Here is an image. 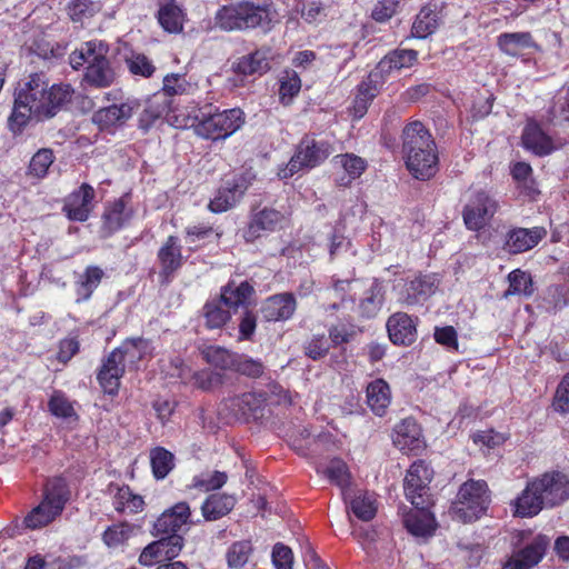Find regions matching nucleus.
<instances>
[{
  "label": "nucleus",
  "instance_id": "1",
  "mask_svg": "<svg viewBox=\"0 0 569 569\" xmlns=\"http://www.w3.org/2000/svg\"><path fill=\"white\" fill-rule=\"evenodd\" d=\"M73 89L68 83L49 86L43 73H32L14 94L12 112L8 128L14 134H21L28 123L44 121L58 114L71 102Z\"/></svg>",
  "mask_w": 569,
  "mask_h": 569
},
{
  "label": "nucleus",
  "instance_id": "2",
  "mask_svg": "<svg viewBox=\"0 0 569 569\" xmlns=\"http://www.w3.org/2000/svg\"><path fill=\"white\" fill-rule=\"evenodd\" d=\"M401 139L406 166L411 174L419 180L433 177L438 164L437 147L425 124L418 120L409 122Z\"/></svg>",
  "mask_w": 569,
  "mask_h": 569
},
{
  "label": "nucleus",
  "instance_id": "3",
  "mask_svg": "<svg viewBox=\"0 0 569 569\" xmlns=\"http://www.w3.org/2000/svg\"><path fill=\"white\" fill-rule=\"evenodd\" d=\"M109 44L101 40L83 42L72 51L69 62L72 69L84 67L82 84L94 89H106L117 81V72L108 58Z\"/></svg>",
  "mask_w": 569,
  "mask_h": 569
},
{
  "label": "nucleus",
  "instance_id": "4",
  "mask_svg": "<svg viewBox=\"0 0 569 569\" xmlns=\"http://www.w3.org/2000/svg\"><path fill=\"white\" fill-rule=\"evenodd\" d=\"M277 12L271 3L258 4L242 0L222 6L214 14V24L223 31H244L261 29L268 32L276 23Z\"/></svg>",
  "mask_w": 569,
  "mask_h": 569
},
{
  "label": "nucleus",
  "instance_id": "5",
  "mask_svg": "<svg viewBox=\"0 0 569 569\" xmlns=\"http://www.w3.org/2000/svg\"><path fill=\"white\" fill-rule=\"evenodd\" d=\"M194 132L204 139L221 140L230 137L244 123V113L239 108L219 111L218 108L207 107L196 116Z\"/></svg>",
  "mask_w": 569,
  "mask_h": 569
},
{
  "label": "nucleus",
  "instance_id": "6",
  "mask_svg": "<svg viewBox=\"0 0 569 569\" xmlns=\"http://www.w3.org/2000/svg\"><path fill=\"white\" fill-rule=\"evenodd\" d=\"M69 500V490L64 479L54 478L46 488L42 501L24 518L29 529H40L59 517Z\"/></svg>",
  "mask_w": 569,
  "mask_h": 569
},
{
  "label": "nucleus",
  "instance_id": "7",
  "mask_svg": "<svg viewBox=\"0 0 569 569\" xmlns=\"http://www.w3.org/2000/svg\"><path fill=\"white\" fill-rule=\"evenodd\" d=\"M332 153V147L328 141L316 140L311 136H305L296 148V151L287 166L278 176L289 179L299 171L310 170L320 166Z\"/></svg>",
  "mask_w": 569,
  "mask_h": 569
},
{
  "label": "nucleus",
  "instance_id": "8",
  "mask_svg": "<svg viewBox=\"0 0 569 569\" xmlns=\"http://www.w3.org/2000/svg\"><path fill=\"white\" fill-rule=\"evenodd\" d=\"M487 505V483L480 480H469L460 487L450 512L457 520L471 522L483 515Z\"/></svg>",
  "mask_w": 569,
  "mask_h": 569
},
{
  "label": "nucleus",
  "instance_id": "9",
  "mask_svg": "<svg viewBox=\"0 0 569 569\" xmlns=\"http://www.w3.org/2000/svg\"><path fill=\"white\" fill-rule=\"evenodd\" d=\"M253 178V174L246 172L223 180L208 209L213 213H222L233 208L251 186Z\"/></svg>",
  "mask_w": 569,
  "mask_h": 569
},
{
  "label": "nucleus",
  "instance_id": "10",
  "mask_svg": "<svg viewBox=\"0 0 569 569\" xmlns=\"http://www.w3.org/2000/svg\"><path fill=\"white\" fill-rule=\"evenodd\" d=\"M433 470L422 460L413 462L405 478V492L412 506L429 505V483Z\"/></svg>",
  "mask_w": 569,
  "mask_h": 569
},
{
  "label": "nucleus",
  "instance_id": "11",
  "mask_svg": "<svg viewBox=\"0 0 569 569\" xmlns=\"http://www.w3.org/2000/svg\"><path fill=\"white\" fill-rule=\"evenodd\" d=\"M546 508L561 505L569 499V478L558 471L545 472L531 479Z\"/></svg>",
  "mask_w": 569,
  "mask_h": 569
},
{
  "label": "nucleus",
  "instance_id": "12",
  "mask_svg": "<svg viewBox=\"0 0 569 569\" xmlns=\"http://www.w3.org/2000/svg\"><path fill=\"white\" fill-rule=\"evenodd\" d=\"M497 209V201L487 192H476L462 210V218L467 229L479 231L491 220Z\"/></svg>",
  "mask_w": 569,
  "mask_h": 569
},
{
  "label": "nucleus",
  "instance_id": "13",
  "mask_svg": "<svg viewBox=\"0 0 569 569\" xmlns=\"http://www.w3.org/2000/svg\"><path fill=\"white\" fill-rule=\"evenodd\" d=\"M94 197L93 187L83 182L63 199L62 212L70 221L84 222L93 209Z\"/></svg>",
  "mask_w": 569,
  "mask_h": 569
},
{
  "label": "nucleus",
  "instance_id": "14",
  "mask_svg": "<svg viewBox=\"0 0 569 569\" xmlns=\"http://www.w3.org/2000/svg\"><path fill=\"white\" fill-rule=\"evenodd\" d=\"M160 264L159 277L162 283H169L183 266L182 247L177 236H169L157 253Z\"/></svg>",
  "mask_w": 569,
  "mask_h": 569
},
{
  "label": "nucleus",
  "instance_id": "15",
  "mask_svg": "<svg viewBox=\"0 0 569 569\" xmlns=\"http://www.w3.org/2000/svg\"><path fill=\"white\" fill-rule=\"evenodd\" d=\"M181 536L172 535L149 543L140 553L139 562L146 567L176 558L182 549Z\"/></svg>",
  "mask_w": 569,
  "mask_h": 569
},
{
  "label": "nucleus",
  "instance_id": "16",
  "mask_svg": "<svg viewBox=\"0 0 569 569\" xmlns=\"http://www.w3.org/2000/svg\"><path fill=\"white\" fill-rule=\"evenodd\" d=\"M549 543L547 536H537L526 547L513 552L502 569H531L540 562Z\"/></svg>",
  "mask_w": 569,
  "mask_h": 569
},
{
  "label": "nucleus",
  "instance_id": "17",
  "mask_svg": "<svg viewBox=\"0 0 569 569\" xmlns=\"http://www.w3.org/2000/svg\"><path fill=\"white\" fill-rule=\"evenodd\" d=\"M297 309V300L291 292L276 293L261 303L260 312L268 322L287 321Z\"/></svg>",
  "mask_w": 569,
  "mask_h": 569
},
{
  "label": "nucleus",
  "instance_id": "18",
  "mask_svg": "<svg viewBox=\"0 0 569 569\" xmlns=\"http://www.w3.org/2000/svg\"><path fill=\"white\" fill-rule=\"evenodd\" d=\"M522 146L536 156L545 157L566 144V140H553L537 123H528L522 132Z\"/></svg>",
  "mask_w": 569,
  "mask_h": 569
},
{
  "label": "nucleus",
  "instance_id": "19",
  "mask_svg": "<svg viewBox=\"0 0 569 569\" xmlns=\"http://www.w3.org/2000/svg\"><path fill=\"white\" fill-rule=\"evenodd\" d=\"M140 108L138 101H127L121 104H111L100 108L92 116V122L101 130L122 126Z\"/></svg>",
  "mask_w": 569,
  "mask_h": 569
},
{
  "label": "nucleus",
  "instance_id": "20",
  "mask_svg": "<svg viewBox=\"0 0 569 569\" xmlns=\"http://www.w3.org/2000/svg\"><path fill=\"white\" fill-rule=\"evenodd\" d=\"M129 197L124 194L119 199L108 202L102 213L101 231L109 237L124 227L130 221L133 210L128 207Z\"/></svg>",
  "mask_w": 569,
  "mask_h": 569
},
{
  "label": "nucleus",
  "instance_id": "21",
  "mask_svg": "<svg viewBox=\"0 0 569 569\" xmlns=\"http://www.w3.org/2000/svg\"><path fill=\"white\" fill-rule=\"evenodd\" d=\"M281 211L272 208H263L251 216L247 227L242 230L246 242H253L261 237L262 232L274 231L283 221Z\"/></svg>",
  "mask_w": 569,
  "mask_h": 569
},
{
  "label": "nucleus",
  "instance_id": "22",
  "mask_svg": "<svg viewBox=\"0 0 569 569\" xmlns=\"http://www.w3.org/2000/svg\"><path fill=\"white\" fill-rule=\"evenodd\" d=\"M546 236L543 227L513 228L507 232L503 249L511 254L522 253L535 248Z\"/></svg>",
  "mask_w": 569,
  "mask_h": 569
},
{
  "label": "nucleus",
  "instance_id": "23",
  "mask_svg": "<svg viewBox=\"0 0 569 569\" xmlns=\"http://www.w3.org/2000/svg\"><path fill=\"white\" fill-rule=\"evenodd\" d=\"M418 318L406 312H396L387 321V330L392 343L410 346L417 340Z\"/></svg>",
  "mask_w": 569,
  "mask_h": 569
},
{
  "label": "nucleus",
  "instance_id": "24",
  "mask_svg": "<svg viewBox=\"0 0 569 569\" xmlns=\"http://www.w3.org/2000/svg\"><path fill=\"white\" fill-rule=\"evenodd\" d=\"M268 403L266 392H247L229 400L228 407L234 416L244 419H259L263 417Z\"/></svg>",
  "mask_w": 569,
  "mask_h": 569
},
{
  "label": "nucleus",
  "instance_id": "25",
  "mask_svg": "<svg viewBox=\"0 0 569 569\" xmlns=\"http://www.w3.org/2000/svg\"><path fill=\"white\" fill-rule=\"evenodd\" d=\"M438 281L432 274H420L408 281L402 290L401 300L407 306L425 302L437 290Z\"/></svg>",
  "mask_w": 569,
  "mask_h": 569
},
{
  "label": "nucleus",
  "instance_id": "26",
  "mask_svg": "<svg viewBox=\"0 0 569 569\" xmlns=\"http://www.w3.org/2000/svg\"><path fill=\"white\" fill-rule=\"evenodd\" d=\"M393 445L401 451H418L423 447L421 429L418 423L407 418L396 425L392 435Z\"/></svg>",
  "mask_w": 569,
  "mask_h": 569
},
{
  "label": "nucleus",
  "instance_id": "27",
  "mask_svg": "<svg viewBox=\"0 0 569 569\" xmlns=\"http://www.w3.org/2000/svg\"><path fill=\"white\" fill-rule=\"evenodd\" d=\"M190 518V508L186 502H178L164 510L156 520L153 529L157 535H176Z\"/></svg>",
  "mask_w": 569,
  "mask_h": 569
},
{
  "label": "nucleus",
  "instance_id": "28",
  "mask_svg": "<svg viewBox=\"0 0 569 569\" xmlns=\"http://www.w3.org/2000/svg\"><path fill=\"white\" fill-rule=\"evenodd\" d=\"M254 292L253 286L246 280L238 284L234 281H229L221 287L219 297L229 309L237 312L239 308L242 310L249 309Z\"/></svg>",
  "mask_w": 569,
  "mask_h": 569
},
{
  "label": "nucleus",
  "instance_id": "29",
  "mask_svg": "<svg viewBox=\"0 0 569 569\" xmlns=\"http://www.w3.org/2000/svg\"><path fill=\"white\" fill-rule=\"evenodd\" d=\"M532 480L527 482L525 489L515 498L511 506L513 515L521 518H530L537 516L543 508V501L540 499L538 489H535Z\"/></svg>",
  "mask_w": 569,
  "mask_h": 569
},
{
  "label": "nucleus",
  "instance_id": "30",
  "mask_svg": "<svg viewBox=\"0 0 569 569\" xmlns=\"http://www.w3.org/2000/svg\"><path fill=\"white\" fill-rule=\"evenodd\" d=\"M271 49L262 47L238 59L233 70L243 76L263 74L270 69Z\"/></svg>",
  "mask_w": 569,
  "mask_h": 569
},
{
  "label": "nucleus",
  "instance_id": "31",
  "mask_svg": "<svg viewBox=\"0 0 569 569\" xmlns=\"http://www.w3.org/2000/svg\"><path fill=\"white\" fill-rule=\"evenodd\" d=\"M428 506H415L413 510L406 513L403 522L408 531L416 537H428L435 531V518Z\"/></svg>",
  "mask_w": 569,
  "mask_h": 569
},
{
  "label": "nucleus",
  "instance_id": "32",
  "mask_svg": "<svg viewBox=\"0 0 569 569\" xmlns=\"http://www.w3.org/2000/svg\"><path fill=\"white\" fill-rule=\"evenodd\" d=\"M383 301V284L378 279H373L370 286L363 291V295L359 300V316L365 319L375 318L381 310Z\"/></svg>",
  "mask_w": 569,
  "mask_h": 569
},
{
  "label": "nucleus",
  "instance_id": "33",
  "mask_svg": "<svg viewBox=\"0 0 569 569\" xmlns=\"http://www.w3.org/2000/svg\"><path fill=\"white\" fill-rule=\"evenodd\" d=\"M497 46L510 56L518 57L527 49H539L530 32H505L498 36Z\"/></svg>",
  "mask_w": 569,
  "mask_h": 569
},
{
  "label": "nucleus",
  "instance_id": "34",
  "mask_svg": "<svg viewBox=\"0 0 569 569\" xmlns=\"http://www.w3.org/2000/svg\"><path fill=\"white\" fill-rule=\"evenodd\" d=\"M367 403L371 411L382 417L391 403L389 385L382 379H376L367 386Z\"/></svg>",
  "mask_w": 569,
  "mask_h": 569
},
{
  "label": "nucleus",
  "instance_id": "35",
  "mask_svg": "<svg viewBox=\"0 0 569 569\" xmlns=\"http://www.w3.org/2000/svg\"><path fill=\"white\" fill-rule=\"evenodd\" d=\"M232 310L229 309L220 297L207 300L202 307L204 325L209 329L222 328L231 318Z\"/></svg>",
  "mask_w": 569,
  "mask_h": 569
},
{
  "label": "nucleus",
  "instance_id": "36",
  "mask_svg": "<svg viewBox=\"0 0 569 569\" xmlns=\"http://www.w3.org/2000/svg\"><path fill=\"white\" fill-rule=\"evenodd\" d=\"M121 360L122 358H107L98 375L99 382L106 393L116 395L119 389L120 378L124 371Z\"/></svg>",
  "mask_w": 569,
  "mask_h": 569
},
{
  "label": "nucleus",
  "instance_id": "37",
  "mask_svg": "<svg viewBox=\"0 0 569 569\" xmlns=\"http://www.w3.org/2000/svg\"><path fill=\"white\" fill-rule=\"evenodd\" d=\"M350 510L359 520L370 521L377 513V505L372 495L358 491L351 495L348 491V501H345Z\"/></svg>",
  "mask_w": 569,
  "mask_h": 569
},
{
  "label": "nucleus",
  "instance_id": "38",
  "mask_svg": "<svg viewBox=\"0 0 569 569\" xmlns=\"http://www.w3.org/2000/svg\"><path fill=\"white\" fill-rule=\"evenodd\" d=\"M418 59L413 49H396L385 56L377 66L380 73H390L393 70L411 67Z\"/></svg>",
  "mask_w": 569,
  "mask_h": 569
},
{
  "label": "nucleus",
  "instance_id": "39",
  "mask_svg": "<svg viewBox=\"0 0 569 569\" xmlns=\"http://www.w3.org/2000/svg\"><path fill=\"white\" fill-rule=\"evenodd\" d=\"M170 110V101L162 100L161 96L153 94L139 114L138 127L147 132L154 122Z\"/></svg>",
  "mask_w": 569,
  "mask_h": 569
},
{
  "label": "nucleus",
  "instance_id": "40",
  "mask_svg": "<svg viewBox=\"0 0 569 569\" xmlns=\"http://www.w3.org/2000/svg\"><path fill=\"white\" fill-rule=\"evenodd\" d=\"M336 164L342 167L346 176L337 180L341 187H348L352 180L358 179L367 168V161L353 153L338 154L333 158Z\"/></svg>",
  "mask_w": 569,
  "mask_h": 569
},
{
  "label": "nucleus",
  "instance_id": "41",
  "mask_svg": "<svg viewBox=\"0 0 569 569\" xmlns=\"http://www.w3.org/2000/svg\"><path fill=\"white\" fill-rule=\"evenodd\" d=\"M157 18L159 24L167 32L179 33L183 29V11L173 1L161 6L158 11Z\"/></svg>",
  "mask_w": 569,
  "mask_h": 569
},
{
  "label": "nucleus",
  "instance_id": "42",
  "mask_svg": "<svg viewBox=\"0 0 569 569\" xmlns=\"http://www.w3.org/2000/svg\"><path fill=\"white\" fill-rule=\"evenodd\" d=\"M104 271L98 266H88L79 277L77 284L78 301L90 299L93 291L99 287Z\"/></svg>",
  "mask_w": 569,
  "mask_h": 569
},
{
  "label": "nucleus",
  "instance_id": "43",
  "mask_svg": "<svg viewBox=\"0 0 569 569\" xmlns=\"http://www.w3.org/2000/svg\"><path fill=\"white\" fill-rule=\"evenodd\" d=\"M236 505V499L228 495H211L202 505L203 517L209 520H217L226 516Z\"/></svg>",
  "mask_w": 569,
  "mask_h": 569
},
{
  "label": "nucleus",
  "instance_id": "44",
  "mask_svg": "<svg viewBox=\"0 0 569 569\" xmlns=\"http://www.w3.org/2000/svg\"><path fill=\"white\" fill-rule=\"evenodd\" d=\"M210 363L214 366L232 367L233 370L248 377H259L262 371V365L252 358H212Z\"/></svg>",
  "mask_w": 569,
  "mask_h": 569
},
{
  "label": "nucleus",
  "instance_id": "45",
  "mask_svg": "<svg viewBox=\"0 0 569 569\" xmlns=\"http://www.w3.org/2000/svg\"><path fill=\"white\" fill-rule=\"evenodd\" d=\"M438 28V16L435 10L423 7L417 14L411 28L413 38L425 39Z\"/></svg>",
  "mask_w": 569,
  "mask_h": 569
},
{
  "label": "nucleus",
  "instance_id": "46",
  "mask_svg": "<svg viewBox=\"0 0 569 569\" xmlns=\"http://www.w3.org/2000/svg\"><path fill=\"white\" fill-rule=\"evenodd\" d=\"M117 511L137 513L142 511L144 501L141 496L133 493L129 487L119 488L113 497Z\"/></svg>",
  "mask_w": 569,
  "mask_h": 569
},
{
  "label": "nucleus",
  "instance_id": "47",
  "mask_svg": "<svg viewBox=\"0 0 569 569\" xmlns=\"http://www.w3.org/2000/svg\"><path fill=\"white\" fill-rule=\"evenodd\" d=\"M323 473L327 476L330 482L341 489L343 500L348 501L350 473L348 471L347 465L339 459L331 460L325 468Z\"/></svg>",
  "mask_w": 569,
  "mask_h": 569
},
{
  "label": "nucleus",
  "instance_id": "48",
  "mask_svg": "<svg viewBox=\"0 0 569 569\" xmlns=\"http://www.w3.org/2000/svg\"><path fill=\"white\" fill-rule=\"evenodd\" d=\"M53 162V151L49 148H41L32 156L26 173L36 179H43Z\"/></svg>",
  "mask_w": 569,
  "mask_h": 569
},
{
  "label": "nucleus",
  "instance_id": "49",
  "mask_svg": "<svg viewBox=\"0 0 569 569\" xmlns=\"http://www.w3.org/2000/svg\"><path fill=\"white\" fill-rule=\"evenodd\" d=\"M509 288L505 297L513 295H523L530 297L533 293V282L530 273L516 269L508 274Z\"/></svg>",
  "mask_w": 569,
  "mask_h": 569
},
{
  "label": "nucleus",
  "instance_id": "50",
  "mask_svg": "<svg viewBox=\"0 0 569 569\" xmlns=\"http://www.w3.org/2000/svg\"><path fill=\"white\" fill-rule=\"evenodd\" d=\"M152 472L157 479H163L172 470L173 455L164 448L158 447L150 451Z\"/></svg>",
  "mask_w": 569,
  "mask_h": 569
},
{
  "label": "nucleus",
  "instance_id": "51",
  "mask_svg": "<svg viewBox=\"0 0 569 569\" xmlns=\"http://www.w3.org/2000/svg\"><path fill=\"white\" fill-rule=\"evenodd\" d=\"M133 535V526L129 523H117L110 526L103 532L102 539L109 548H119L123 546Z\"/></svg>",
  "mask_w": 569,
  "mask_h": 569
},
{
  "label": "nucleus",
  "instance_id": "52",
  "mask_svg": "<svg viewBox=\"0 0 569 569\" xmlns=\"http://www.w3.org/2000/svg\"><path fill=\"white\" fill-rule=\"evenodd\" d=\"M301 79L295 70H284L280 78L279 96L283 104H288L291 99L300 92Z\"/></svg>",
  "mask_w": 569,
  "mask_h": 569
},
{
  "label": "nucleus",
  "instance_id": "53",
  "mask_svg": "<svg viewBox=\"0 0 569 569\" xmlns=\"http://www.w3.org/2000/svg\"><path fill=\"white\" fill-rule=\"evenodd\" d=\"M190 89H192V86L186 80L184 76L172 73L164 77L162 92L156 94L161 96L162 100H168V97L187 93Z\"/></svg>",
  "mask_w": 569,
  "mask_h": 569
},
{
  "label": "nucleus",
  "instance_id": "54",
  "mask_svg": "<svg viewBox=\"0 0 569 569\" xmlns=\"http://www.w3.org/2000/svg\"><path fill=\"white\" fill-rule=\"evenodd\" d=\"M251 551L252 548L248 541L234 542L226 555L229 568L237 569L243 567L248 562Z\"/></svg>",
  "mask_w": 569,
  "mask_h": 569
},
{
  "label": "nucleus",
  "instance_id": "55",
  "mask_svg": "<svg viewBox=\"0 0 569 569\" xmlns=\"http://www.w3.org/2000/svg\"><path fill=\"white\" fill-rule=\"evenodd\" d=\"M126 63L129 71L134 76L150 78L156 71V67L152 61L142 53H133L126 60Z\"/></svg>",
  "mask_w": 569,
  "mask_h": 569
},
{
  "label": "nucleus",
  "instance_id": "56",
  "mask_svg": "<svg viewBox=\"0 0 569 569\" xmlns=\"http://www.w3.org/2000/svg\"><path fill=\"white\" fill-rule=\"evenodd\" d=\"M435 341L443 346L449 352H458V336L452 326L436 327L433 332Z\"/></svg>",
  "mask_w": 569,
  "mask_h": 569
},
{
  "label": "nucleus",
  "instance_id": "57",
  "mask_svg": "<svg viewBox=\"0 0 569 569\" xmlns=\"http://www.w3.org/2000/svg\"><path fill=\"white\" fill-rule=\"evenodd\" d=\"M148 349V340H144L142 338H131L123 341V343L120 347L116 348L110 353V356H134V353H139L138 356H143V353H146Z\"/></svg>",
  "mask_w": 569,
  "mask_h": 569
},
{
  "label": "nucleus",
  "instance_id": "58",
  "mask_svg": "<svg viewBox=\"0 0 569 569\" xmlns=\"http://www.w3.org/2000/svg\"><path fill=\"white\" fill-rule=\"evenodd\" d=\"M323 9L325 7L322 2L318 0H302L297 4V11L308 23L316 22L322 14Z\"/></svg>",
  "mask_w": 569,
  "mask_h": 569
},
{
  "label": "nucleus",
  "instance_id": "59",
  "mask_svg": "<svg viewBox=\"0 0 569 569\" xmlns=\"http://www.w3.org/2000/svg\"><path fill=\"white\" fill-rule=\"evenodd\" d=\"M227 481V475L220 471L211 473H202L194 478V487L201 488L206 491L216 490L221 488Z\"/></svg>",
  "mask_w": 569,
  "mask_h": 569
},
{
  "label": "nucleus",
  "instance_id": "60",
  "mask_svg": "<svg viewBox=\"0 0 569 569\" xmlns=\"http://www.w3.org/2000/svg\"><path fill=\"white\" fill-rule=\"evenodd\" d=\"M379 78L378 72H371L368 78L359 84V94L356 103L370 102L378 94L379 88L377 86V79Z\"/></svg>",
  "mask_w": 569,
  "mask_h": 569
},
{
  "label": "nucleus",
  "instance_id": "61",
  "mask_svg": "<svg viewBox=\"0 0 569 569\" xmlns=\"http://www.w3.org/2000/svg\"><path fill=\"white\" fill-rule=\"evenodd\" d=\"M49 409L52 415L60 418H69L74 415L71 402L60 392H54L51 396Z\"/></svg>",
  "mask_w": 569,
  "mask_h": 569
},
{
  "label": "nucleus",
  "instance_id": "62",
  "mask_svg": "<svg viewBox=\"0 0 569 569\" xmlns=\"http://www.w3.org/2000/svg\"><path fill=\"white\" fill-rule=\"evenodd\" d=\"M271 557L276 569H292L293 553L288 546L276 543Z\"/></svg>",
  "mask_w": 569,
  "mask_h": 569
},
{
  "label": "nucleus",
  "instance_id": "63",
  "mask_svg": "<svg viewBox=\"0 0 569 569\" xmlns=\"http://www.w3.org/2000/svg\"><path fill=\"white\" fill-rule=\"evenodd\" d=\"M553 408L559 412H569V372L557 387L553 398Z\"/></svg>",
  "mask_w": 569,
  "mask_h": 569
},
{
  "label": "nucleus",
  "instance_id": "64",
  "mask_svg": "<svg viewBox=\"0 0 569 569\" xmlns=\"http://www.w3.org/2000/svg\"><path fill=\"white\" fill-rule=\"evenodd\" d=\"M546 299L555 310H560L569 305V288L566 286H551L548 289Z\"/></svg>",
  "mask_w": 569,
  "mask_h": 569
}]
</instances>
